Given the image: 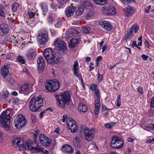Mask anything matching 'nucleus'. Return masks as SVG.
Masks as SVG:
<instances>
[{
    "label": "nucleus",
    "instance_id": "53",
    "mask_svg": "<svg viewBox=\"0 0 154 154\" xmlns=\"http://www.w3.org/2000/svg\"><path fill=\"white\" fill-rule=\"evenodd\" d=\"M98 77L97 79L99 82H101L102 80L103 79V76L101 75L100 74L99 72H98Z\"/></svg>",
    "mask_w": 154,
    "mask_h": 154
},
{
    "label": "nucleus",
    "instance_id": "41",
    "mask_svg": "<svg viewBox=\"0 0 154 154\" xmlns=\"http://www.w3.org/2000/svg\"><path fill=\"white\" fill-rule=\"evenodd\" d=\"M17 59L18 61L22 64H24L25 63V60L22 56H18Z\"/></svg>",
    "mask_w": 154,
    "mask_h": 154
},
{
    "label": "nucleus",
    "instance_id": "45",
    "mask_svg": "<svg viewBox=\"0 0 154 154\" xmlns=\"http://www.w3.org/2000/svg\"><path fill=\"white\" fill-rule=\"evenodd\" d=\"M18 146L20 150H23L26 148L25 146L23 144V143H22L20 144Z\"/></svg>",
    "mask_w": 154,
    "mask_h": 154
},
{
    "label": "nucleus",
    "instance_id": "10",
    "mask_svg": "<svg viewBox=\"0 0 154 154\" xmlns=\"http://www.w3.org/2000/svg\"><path fill=\"white\" fill-rule=\"evenodd\" d=\"M99 25L102 28L108 31H112L113 29L112 25L109 21L102 20L99 22Z\"/></svg>",
    "mask_w": 154,
    "mask_h": 154
},
{
    "label": "nucleus",
    "instance_id": "33",
    "mask_svg": "<svg viewBox=\"0 0 154 154\" xmlns=\"http://www.w3.org/2000/svg\"><path fill=\"white\" fill-rule=\"evenodd\" d=\"M96 4L103 5H105L107 3V0H93Z\"/></svg>",
    "mask_w": 154,
    "mask_h": 154
},
{
    "label": "nucleus",
    "instance_id": "1",
    "mask_svg": "<svg viewBox=\"0 0 154 154\" xmlns=\"http://www.w3.org/2000/svg\"><path fill=\"white\" fill-rule=\"evenodd\" d=\"M55 97L57 100L58 106L63 109L65 108L66 105L69 104L71 100L70 94L68 91L65 92L60 95H56Z\"/></svg>",
    "mask_w": 154,
    "mask_h": 154
},
{
    "label": "nucleus",
    "instance_id": "21",
    "mask_svg": "<svg viewBox=\"0 0 154 154\" xmlns=\"http://www.w3.org/2000/svg\"><path fill=\"white\" fill-rule=\"evenodd\" d=\"M73 70L74 72V74L75 76L80 79V74L78 73L79 68L78 66V61L76 60L75 61L73 65Z\"/></svg>",
    "mask_w": 154,
    "mask_h": 154
},
{
    "label": "nucleus",
    "instance_id": "5",
    "mask_svg": "<svg viewBox=\"0 0 154 154\" xmlns=\"http://www.w3.org/2000/svg\"><path fill=\"white\" fill-rule=\"evenodd\" d=\"M14 118V125L16 128L20 129L26 124L27 122L26 119L22 114L16 116Z\"/></svg>",
    "mask_w": 154,
    "mask_h": 154
},
{
    "label": "nucleus",
    "instance_id": "19",
    "mask_svg": "<svg viewBox=\"0 0 154 154\" xmlns=\"http://www.w3.org/2000/svg\"><path fill=\"white\" fill-rule=\"evenodd\" d=\"M60 60H61L60 57H59L57 55L54 56L53 55L52 57H51L50 59L49 60L48 62L49 63L53 64L59 63Z\"/></svg>",
    "mask_w": 154,
    "mask_h": 154
},
{
    "label": "nucleus",
    "instance_id": "2",
    "mask_svg": "<svg viewBox=\"0 0 154 154\" xmlns=\"http://www.w3.org/2000/svg\"><path fill=\"white\" fill-rule=\"evenodd\" d=\"M43 103V100L41 95L32 98L29 102V108L33 112H36L40 108Z\"/></svg>",
    "mask_w": 154,
    "mask_h": 154
},
{
    "label": "nucleus",
    "instance_id": "58",
    "mask_svg": "<svg viewBox=\"0 0 154 154\" xmlns=\"http://www.w3.org/2000/svg\"><path fill=\"white\" fill-rule=\"evenodd\" d=\"M9 83L11 84H13L15 83V80L12 78H10L9 79Z\"/></svg>",
    "mask_w": 154,
    "mask_h": 154
},
{
    "label": "nucleus",
    "instance_id": "23",
    "mask_svg": "<svg viewBox=\"0 0 154 154\" xmlns=\"http://www.w3.org/2000/svg\"><path fill=\"white\" fill-rule=\"evenodd\" d=\"M62 150L65 152L69 153H72L73 152L72 148L70 145L65 144L62 147Z\"/></svg>",
    "mask_w": 154,
    "mask_h": 154
},
{
    "label": "nucleus",
    "instance_id": "25",
    "mask_svg": "<svg viewBox=\"0 0 154 154\" xmlns=\"http://www.w3.org/2000/svg\"><path fill=\"white\" fill-rule=\"evenodd\" d=\"M30 90L28 84H25L22 85L20 89L19 92L20 93H23L26 91H29Z\"/></svg>",
    "mask_w": 154,
    "mask_h": 154
},
{
    "label": "nucleus",
    "instance_id": "29",
    "mask_svg": "<svg viewBox=\"0 0 154 154\" xmlns=\"http://www.w3.org/2000/svg\"><path fill=\"white\" fill-rule=\"evenodd\" d=\"M31 150L36 153L40 152H43V148L38 145L35 147H31Z\"/></svg>",
    "mask_w": 154,
    "mask_h": 154
},
{
    "label": "nucleus",
    "instance_id": "17",
    "mask_svg": "<svg viewBox=\"0 0 154 154\" xmlns=\"http://www.w3.org/2000/svg\"><path fill=\"white\" fill-rule=\"evenodd\" d=\"M103 13L105 15H113L116 13V10L115 7L113 6H110L106 9L103 11Z\"/></svg>",
    "mask_w": 154,
    "mask_h": 154
},
{
    "label": "nucleus",
    "instance_id": "61",
    "mask_svg": "<svg viewBox=\"0 0 154 154\" xmlns=\"http://www.w3.org/2000/svg\"><path fill=\"white\" fill-rule=\"evenodd\" d=\"M138 91L141 94H142L143 93V90L142 88L139 87L137 89Z\"/></svg>",
    "mask_w": 154,
    "mask_h": 154
},
{
    "label": "nucleus",
    "instance_id": "32",
    "mask_svg": "<svg viewBox=\"0 0 154 154\" xmlns=\"http://www.w3.org/2000/svg\"><path fill=\"white\" fill-rule=\"evenodd\" d=\"M41 6L42 10V11L44 16L46 14L48 11L47 6L45 2H42L41 3Z\"/></svg>",
    "mask_w": 154,
    "mask_h": 154
},
{
    "label": "nucleus",
    "instance_id": "59",
    "mask_svg": "<svg viewBox=\"0 0 154 154\" xmlns=\"http://www.w3.org/2000/svg\"><path fill=\"white\" fill-rule=\"evenodd\" d=\"M67 119H68V118H67V115H64L62 119V122H65Z\"/></svg>",
    "mask_w": 154,
    "mask_h": 154
},
{
    "label": "nucleus",
    "instance_id": "43",
    "mask_svg": "<svg viewBox=\"0 0 154 154\" xmlns=\"http://www.w3.org/2000/svg\"><path fill=\"white\" fill-rule=\"evenodd\" d=\"M95 95L97 97L96 98H98L100 99V91L98 89H96L94 91Z\"/></svg>",
    "mask_w": 154,
    "mask_h": 154
},
{
    "label": "nucleus",
    "instance_id": "12",
    "mask_svg": "<svg viewBox=\"0 0 154 154\" xmlns=\"http://www.w3.org/2000/svg\"><path fill=\"white\" fill-rule=\"evenodd\" d=\"M40 143L43 145L49 146L51 144V140L44 134H41L39 136Z\"/></svg>",
    "mask_w": 154,
    "mask_h": 154
},
{
    "label": "nucleus",
    "instance_id": "56",
    "mask_svg": "<svg viewBox=\"0 0 154 154\" xmlns=\"http://www.w3.org/2000/svg\"><path fill=\"white\" fill-rule=\"evenodd\" d=\"M151 125H145V126L144 127L145 129L147 130H151Z\"/></svg>",
    "mask_w": 154,
    "mask_h": 154
},
{
    "label": "nucleus",
    "instance_id": "44",
    "mask_svg": "<svg viewBox=\"0 0 154 154\" xmlns=\"http://www.w3.org/2000/svg\"><path fill=\"white\" fill-rule=\"evenodd\" d=\"M32 142L30 141H29L27 142L26 143V145L27 147L29 149H30V150L31 148V147H33L32 146Z\"/></svg>",
    "mask_w": 154,
    "mask_h": 154
},
{
    "label": "nucleus",
    "instance_id": "46",
    "mask_svg": "<svg viewBox=\"0 0 154 154\" xmlns=\"http://www.w3.org/2000/svg\"><path fill=\"white\" fill-rule=\"evenodd\" d=\"M154 109H150L149 111L148 114L149 116H153L154 115Z\"/></svg>",
    "mask_w": 154,
    "mask_h": 154
},
{
    "label": "nucleus",
    "instance_id": "20",
    "mask_svg": "<svg viewBox=\"0 0 154 154\" xmlns=\"http://www.w3.org/2000/svg\"><path fill=\"white\" fill-rule=\"evenodd\" d=\"M123 11L127 16H130L134 12L133 7L130 6H128L124 9Z\"/></svg>",
    "mask_w": 154,
    "mask_h": 154
},
{
    "label": "nucleus",
    "instance_id": "39",
    "mask_svg": "<svg viewBox=\"0 0 154 154\" xmlns=\"http://www.w3.org/2000/svg\"><path fill=\"white\" fill-rule=\"evenodd\" d=\"M121 96L120 94L118 95L117 100L116 101V106L117 107H119L121 105V100L120 99Z\"/></svg>",
    "mask_w": 154,
    "mask_h": 154
},
{
    "label": "nucleus",
    "instance_id": "30",
    "mask_svg": "<svg viewBox=\"0 0 154 154\" xmlns=\"http://www.w3.org/2000/svg\"><path fill=\"white\" fill-rule=\"evenodd\" d=\"M78 109L80 112H85L87 110V108L85 104L80 103L78 106Z\"/></svg>",
    "mask_w": 154,
    "mask_h": 154
},
{
    "label": "nucleus",
    "instance_id": "38",
    "mask_svg": "<svg viewBox=\"0 0 154 154\" xmlns=\"http://www.w3.org/2000/svg\"><path fill=\"white\" fill-rule=\"evenodd\" d=\"M19 5L18 3H14L12 8V11L14 12H16L17 11L18 8L19 7Z\"/></svg>",
    "mask_w": 154,
    "mask_h": 154
},
{
    "label": "nucleus",
    "instance_id": "6",
    "mask_svg": "<svg viewBox=\"0 0 154 154\" xmlns=\"http://www.w3.org/2000/svg\"><path fill=\"white\" fill-rule=\"evenodd\" d=\"M110 145L114 149H120L123 145V140L119 136H114L112 138Z\"/></svg>",
    "mask_w": 154,
    "mask_h": 154
},
{
    "label": "nucleus",
    "instance_id": "64",
    "mask_svg": "<svg viewBox=\"0 0 154 154\" xmlns=\"http://www.w3.org/2000/svg\"><path fill=\"white\" fill-rule=\"evenodd\" d=\"M51 33L52 35H54L56 34V31L53 29H51L50 30Z\"/></svg>",
    "mask_w": 154,
    "mask_h": 154
},
{
    "label": "nucleus",
    "instance_id": "50",
    "mask_svg": "<svg viewBox=\"0 0 154 154\" xmlns=\"http://www.w3.org/2000/svg\"><path fill=\"white\" fill-rule=\"evenodd\" d=\"M9 95V92L7 90H5L3 92V95L4 97H8Z\"/></svg>",
    "mask_w": 154,
    "mask_h": 154
},
{
    "label": "nucleus",
    "instance_id": "51",
    "mask_svg": "<svg viewBox=\"0 0 154 154\" xmlns=\"http://www.w3.org/2000/svg\"><path fill=\"white\" fill-rule=\"evenodd\" d=\"M97 87V85L95 84H92L90 87V89L92 91H94L95 90L96 88Z\"/></svg>",
    "mask_w": 154,
    "mask_h": 154
},
{
    "label": "nucleus",
    "instance_id": "24",
    "mask_svg": "<svg viewBox=\"0 0 154 154\" xmlns=\"http://www.w3.org/2000/svg\"><path fill=\"white\" fill-rule=\"evenodd\" d=\"M9 67L5 65L1 68V72L2 76L5 77L8 75L9 73Z\"/></svg>",
    "mask_w": 154,
    "mask_h": 154
},
{
    "label": "nucleus",
    "instance_id": "34",
    "mask_svg": "<svg viewBox=\"0 0 154 154\" xmlns=\"http://www.w3.org/2000/svg\"><path fill=\"white\" fill-rule=\"evenodd\" d=\"M133 32L136 33L137 31L139 29V27L137 24L132 25L130 29Z\"/></svg>",
    "mask_w": 154,
    "mask_h": 154
},
{
    "label": "nucleus",
    "instance_id": "15",
    "mask_svg": "<svg viewBox=\"0 0 154 154\" xmlns=\"http://www.w3.org/2000/svg\"><path fill=\"white\" fill-rule=\"evenodd\" d=\"M37 55L36 49L34 48L29 49L26 54V57L29 60L34 59Z\"/></svg>",
    "mask_w": 154,
    "mask_h": 154
},
{
    "label": "nucleus",
    "instance_id": "8",
    "mask_svg": "<svg viewBox=\"0 0 154 154\" xmlns=\"http://www.w3.org/2000/svg\"><path fill=\"white\" fill-rule=\"evenodd\" d=\"M95 131L94 128H89L88 127L85 128L84 134L86 140L88 141H90L94 137Z\"/></svg>",
    "mask_w": 154,
    "mask_h": 154
},
{
    "label": "nucleus",
    "instance_id": "63",
    "mask_svg": "<svg viewBox=\"0 0 154 154\" xmlns=\"http://www.w3.org/2000/svg\"><path fill=\"white\" fill-rule=\"evenodd\" d=\"M131 149L130 148H128L126 150L125 154L126 153H128V154H131Z\"/></svg>",
    "mask_w": 154,
    "mask_h": 154
},
{
    "label": "nucleus",
    "instance_id": "9",
    "mask_svg": "<svg viewBox=\"0 0 154 154\" xmlns=\"http://www.w3.org/2000/svg\"><path fill=\"white\" fill-rule=\"evenodd\" d=\"M66 123L72 133L74 134L77 132L78 128L75 121L73 119L70 117L68 118L66 120Z\"/></svg>",
    "mask_w": 154,
    "mask_h": 154
},
{
    "label": "nucleus",
    "instance_id": "36",
    "mask_svg": "<svg viewBox=\"0 0 154 154\" xmlns=\"http://www.w3.org/2000/svg\"><path fill=\"white\" fill-rule=\"evenodd\" d=\"M133 32L130 29L129 31H128L127 34L125 35V39L127 40L128 39L131 38L132 36Z\"/></svg>",
    "mask_w": 154,
    "mask_h": 154
},
{
    "label": "nucleus",
    "instance_id": "52",
    "mask_svg": "<svg viewBox=\"0 0 154 154\" xmlns=\"http://www.w3.org/2000/svg\"><path fill=\"white\" fill-rule=\"evenodd\" d=\"M47 20L48 23H51L53 22V18L51 16H48Z\"/></svg>",
    "mask_w": 154,
    "mask_h": 154
},
{
    "label": "nucleus",
    "instance_id": "16",
    "mask_svg": "<svg viewBox=\"0 0 154 154\" xmlns=\"http://www.w3.org/2000/svg\"><path fill=\"white\" fill-rule=\"evenodd\" d=\"M44 57L46 59L47 61H48L52 57L53 55V51L51 50L49 48H47L45 49L43 53Z\"/></svg>",
    "mask_w": 154,
    "mask_h": 154
},
{
    "label": "nucleus",
    "instance_id": "18",
    "mask_svg": "<svg viewBox=\"0 0 154 154\" xmlns=\"http://www.w3.org/2000/svg\"><path fill=\"white\" fill-rule=\"evenodd\" d=\"M77 33L79 34V32L73 28L68 29L66 31V35L67 37H72L78 35Z\"/></svg>",
    "mask_w": 154,
    "mask_h": 154
},
{
    "label": "nucleus",
    "instance_id": "49",
    "mask_svg": "<svg viewBox=\"0 0 154 154\" xmlns=\"http://www.w3.org/2000/svg\"><path fill=\"white\" fill-rule=\"evenodd\" d=\"M68 1L66 0H58L57 1L58 3L61 5H63L66 2H67Z\"/></svg>",
    "mask_w": 154,
    "mask_h": 154
},
{
    "label": "nucleus",
    "instance_id": "11",
    "mask_svg": "<svg viewBox=\"0 0 154 154\" xmlns=\"http://www.w3.org/2000/svg\"><path fill=\"white\" fill-rule=\"evenodd\" d=\"M54 45L57 47L59 50L64 51L67 49L66 43L59 38L57 39L55 41Z\"/></svg>",
    "mask_w": 154,
    "mask_h": 154
},
{
    "label": "nucleus",
    "instance_id": "55",
    "mask_svg": "<svg viewBox=\"0 0 154 154\" xmlns=\"http://www.w3.org/2000/svg\"><path fill=\"white\" fill-rule=\"evenodd\" d=\"M57 4L55 3H52L51 5V8L53 9H55L57 8Z\"/></svg>",
    "mask_w": 154,
    "mask_h": 154
},
{
    "label": "nucleus",
    "instance_id": "35",
    "mask_svg": "<svg viewBox=\"0 0 154 154\" xmlns=\"http://www.w3.org/2000/svg\"><path fill=\"white\" fill-rule=\"evenodd\" d=\"M82 31V33L85 34L90 33V29L89 27L84 26L81 28Z\"/></svg>",
    "mask_w": 154,
    "mask_h": 154
},
{
    "label": "nucleus",
    "instance_id": "27",
    "mask_svg": "<svg viewBox=\"0 0 154 154\" xmlns=\"http://www.w3.org/2000/svg\"><path fill=\"white\" fill-rule=\"evenodd\" d=\"M78 42V40L77 39H72L69 44V46L71 49L77 46Z\"/></svg>",
    "mask_w": 154,
    "mask_h": 154
},
{
    "label": "nucleus",
    "instance_id": "48",
    "mask_svg": "<svg viewBox=\"0 0 154 154\" xmlns=\"http://www.w3.org/2000/svg\"><path fill=\"white\" fill-rule=\"evenodd\" d=\"M71 23L72 25H79L80 23V22L79 20H74L72 21Z\"/></svg>",
    "mask_w": 154,
    "mask_h": 154
},
{
    "label": "nucleus",
    "instance_id": "13",
    "mask_svg": "<svg viewBox=\"0 0 154 154\" xmlns=\"http://www.w3.org/2000/svg\"><path fill=\"white\" fill-rule=\"evenodd\" d=\"M38 65V71L39 74L42 73L43 71V69L45 66V63L44 61V59L42 57H40L37 60Z\"/></svg>",
    "mask_w": 154,
    "mask_h": 154
},
{
    "label": "nucleus",
    "instance_id": "31",
    "mask_svg": "<svg viewBox=\"0 0 154 154\" xmlns=\"http://www.w3.org/2000/svg\"><path fill=\"white\" fill-rule=\"evenodd\" d=\"M74 145L78 147H80L81 146V141L80 140V138L78 136H76L73 140Z\"/></svg>",
    "mask_w": 154,
    "mask_h": 154
},
{
    "label": "nucleus",
    "instance_id": "7",
    "mask_svg": "<svg viewBox=\"0 0 154 154\" xmlns=\"http://www.w3.org/2000/svg\"><path fill=\"white\" fill-rule=\"evenodd\" d=\"M46 89L49 91L55 92L60 88L58 82L56 80L55 81L50 80L45 84Z\"/></svg>",
    "mask_w": 154,
    "mask_h": 154
},
{
    "label": "nucleus",
    "instance_id": "47",
    "mask_svg": "<svg viewBox=\"0 0 154 154\" xmlns=\"http://www.w3.org/2000/svg\"><path fill=\"white\" fill-rule=\"evenodd\" d=\"M5 15L4 9L2 8H0V16L4 17Z\"/></svg>",
    "mask_w": 154,
    "mask_h": 154
},
{
    "label": "nucleus",
    "instance_id": "57",
    "mask_svg": "<svg viewBox=\"0 0 154 154\" xmlns=\"http://www.w3.org/2000/svg\"><path fill=\"white\" fill-rule=\"evenodd\" d=\"M31 119L33 122H35L36 121V119L35 115H32L31 116Z\"/></svg>",
    "mask_w": 154,
    "mask_h": 154
},
{
    "label": "nucleus",
    "instance_id": "4",
    "mask_svg": "<svg viewBox=\"0 0 154 154\" xmlns=\"http://www.w3.org/2000/svg\"><path fill=\"white\" fill-rule=\"evenodd\" d=\"M38 40L41 47L45 46L46 44L49 40L48 33L45 29H43L41 30L40 33L38 35Z\"/></svg>",
    "mask_w": 154,
    "mask_h": 154
},
{
    "label": "nucleus",
    "instance_id": "22",
    "mask_svg": "<svg viewBox=\"0 0 154 154\" xmlns=\"http://www.w3.org/2000/svg\"><path fill=\"white\" fill-rule=\"evenodd\" d=\"M0 29L1 30L2 35H5L8 32L9 29L7 24H2L0 26Z\"/></svg>",
    "mask_w": 154,
    "mask_h": 154
},
{
    "label": "nucleus",
    "instance_id": "62",
    "mask_svg": "<svg viewBox=\"0 0 154 154\" xmlns=\"http://www.w3.org/2000/svg\"><path fill=\"white\" fill-rule=\"evenodd\" d=\"M150 105L152 107L154 108V98H152L151 100Z\"/></svg>",
    "mask_w": 154,
    "mask_h": 154
},
{
    "label": "nucleus",
    "instance_id": "60",
    "mask_svg": "<svg viewBox=\"0 0 154 154\" xmlns=\"http://www.w3.org/2000/svg\"><path fill=\"white\" fill-rule=\"evenodd\" d=\"M100 111V108H95L94 112L96 115H98Z\"/></svg>",
    "mask_w": 154,
    "mask_h": 154
},
{
    "label": "nucleus",
    "instance_id": "14",
    "mask_svg": "<svg viewBox=\"0 0 154 154\" xmlns=\"http://www.w3.org/2000/svg\"><path fill=\"white\" fill-rule=\"evenodd\" d=\"M76 9V7L71 4L66 9L65 14L68 17L72 16Z\"/></svg>",
    "mask_w": 154,
    "mask_h": 154
},
{
    "label": "nucleus",
    "instance_id": "40",
    "mask_svg": "<svg viewBox=\"0 0 154 154\" xmlns=\"http://www.w3.org/2000/svg\"><path fill=\"white\" fill-rule=\"evenodd\" d=\"M84 11V9L83 8H80L76 12V14L78 16L81 15Z\"/></svg>",
    "mask_w": 154,
    "mask_h": 154
},
{
    "label": "nucleus",
    "instance_id": "26",
    "mask_svg": "<svg viewBox=\"0 0 154 154\" xmlns=\"http://www.w3.org/2000/svg\"><path fill=\"white\" fill-rule=\"evenodd\" d=\"M83 6L86 9H90L93 7V5L88 0H86L83 3Z\"/></svg>",
    "mask_w": 154,
    "mask_h": 154
},
{
    "label": "nucleus",
    "instance_id": "37",
    "mask_svg": "<svg viewBox=\"0 0 154 154\" xmlns=\"http://www.w3.org/2000/svg\"><path fill=\"white\" fill-rule=\"evenodd\" d=\"M100 99L98 98H96L94 101L95 108H100Z\"/></svg>",
    "mask_w": 154,
    "mask_h": 154
},
{
    "label": "nucleus",
    "instance_id": "54",
    "mask_svg": "<svg viewBox=\"0 0 154 154\" xmlns=\"http://www.w3.org/2000/svg\"><path fill=\"white\" fill-rule=\"evenodd\" d=\"M28 14L29 16V17L30 18L33 17L35 15L34 13L32 11L28 12Z\"/></svg>",
    "mask_w": 154,
    "mask_h": 154
},
{
    "label": "nucleus",
    "instance_id": "3",
    "mask_svg": "<svg viewBox=\"0 0 154 154\" xmlns=\"http://www.w3.org/2000/svg\"><path fill=\"white\" fill-rule=\"evenodd\" d=\"M11 108L8 109V110L3 112L0 116V125L6 130H8L9 128L10 121L9 120L10 117Z\"/></svg>",
    "mask_w": 154,
    "mask_h": 154
},
{
    "label": "nucleus",
    "instance_id": "42",
    "mask_svg": "<svg viewBox=\"0 0 154 154\" xmlns=\"http://www.w3.org/2000/svg\"><path fill=\"white\" fill-rule=\"evenodd\" d=\"M62 25V21L61 20H59L55 23V26L57 28H59L61 27Z\"/></svg>",
    "mask_w": 154,
    "mask_h": 154
},
{
    "label": "nucleus",
    "instance_id": "28",
    "mask_svg": "<svg viewBox=\"0 0 154 154\" xmlns=\"http://www.w3.org/2000/svg\"><path fill=\"white\" fill-rule=\"evenodd\" d=\"M22 143H23V141L22 138L17 137L15 138L14 141L13 142V145L14 146L16 147Z\"/></svg>",
    "mask_w": 154,
    "mask_h": 154
}]
</instances>
